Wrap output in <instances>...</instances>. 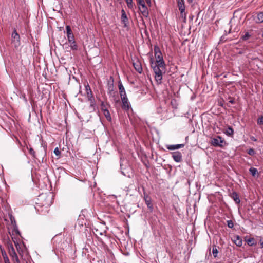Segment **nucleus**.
Here are the masks:
<instances>
[{
	"label": "nucleus",
	"instance_id": "obj_1",
	"mask_svg": "<svg viewBox=\"0 0 263 263\" xmlns=\"http://www.w3.org/2000/svg\"><path fill=\"white\" fill-rule=\"evenodd\" d=\"M150 64L155 74V79L156 81L158 83H161L162 79V70H161V68H163L165 66H159L158 63H155V61L152 58L150 59Z\"/></svg>",
	"mask_w": 263,
	"mask_h": 263
},
{
	"label": "nucleus",
	"instance_id": "obj_2",
	"mask_svg": "<svg viewBox=\"0 0 263 263\" xmlns=\"http://www.w3.org/2000/svg\"><path fill=\"white\" fill-rule=\"evenodd\" d=\"M38 204L41 206L49 207L52 203V199L50 194H42L37 198Z\"/></svg>",
	"mask_w": 263,
	"mask_h": 263
},
{
	"label": "nucleus",
	"instance_id": "obj_3",
	"mask_svg": "<svg viewBox=\"0 0 263 263\" xmlns=\"http://www.w3.org/2000/svg\"><path fill=\"white\" fill-rule=\"evenodd\" d=\"M154 50L156 59L155 63H158L159 66H165V63L159 47L157 46H155L154 47Z\"/></svg>",
	"mask_w": 263,
	"mask_h": 263
},
{
	"label": "nucleus",
	"instance_id": "obj_4",
	"mask_svg": "<svg viewBox=\"0 0 263 263\" xmlns=\"http://www.w3.org/2000/svg\"><path fill=\"white\" fill-rule=\"evenodd\" d=\"M86 91L87 93V99L90 102V106L93 107L95 105V99L90 87L88 85L86 86Z\"/></svg>",
	"mask_w": 263,
	"mask_h": 263
},
{
	"label": "nucleus",
	"instance_id": "obj_5",
	"mask_svg": "<svg viewBox=\"0 0 263 263\" xmlns=\"http://www.w3.org/2000/svg\"><path fill=\"white\" fill-rule=\"evenodd\" d=\"M223 143H225V141L219 136H217L216 138H213L211 140V144L214 146L222 147Z\"/></svg>",
	"mask_w": 263,
	"mask_h": 263
},
{
	"label": "nucleus",
	"instance_id": "obj_6",
	"mask_svg": "<svg viewBox=\"0 0 263 263\" xmlns=\"http://www.w3.org/2000/svg\"><path fill=\"white\" fill-rule=\"evenodd\" d=\"M14 243L18 254L21 256L22 258H23L24 252L26 250L24 245L23 243H19L15 241H14Z\"/></svg>",
	"mask_w": 263,
	"mask_h": 263
},
{
	"label": "nucleus",
	"instance_id": "obj_7",
	"mask_svg": "<svg viewBox=\"0 0 263 263\" xmlns=\"http://www.w3.org/2000/svg\"><path fill=\"white\" fill-rule=\"evenodd\" d=\"M177 6L178 9L180 12V14L182 17L184 16L186 17V13L185 12V7L184 4V0H178L177 1Z\"/></svg>",
	"mask_w": 263,
	"mask_h": 263
},
{
	"label": "nucleus",
	"instance_id": "obj_8",
	"mask_svg": "<svg viewBox=\"0 0 263 263\" xmlns=\"http://www.w3.org/2000/svg\"><path fill=\"white\" fill-rule=\"evenodd\" d=\"M121 22L124 25V27H127L128 26V21L127 15L126 12L124 9H122L121 10Z\"/></svg>",
	"mask_w": 263,
	"mask_h": 263
},
{
	"label": "nucleus",
	"instance_id": "obj_9",
	"mask_svg": "<svg viewBox=\"0 0 263 263\" xmlns=\"http://www.w3.org/2000/svg\"><path fill=\"white\" fill-rule=\"evenodd\" d=\"M172 157L176 162H180L182 160V154L180 152L177 151L172 153Z\"/></svg>",
	"mask_w": 263,
	"mask_h": 263
},
{
	"label": "nucleus",
	"instance_id": "obj_10",
	"mask_svg": "<svg viewBox=\"0 0 263 263\" xmlns=\"http://www.w3.org/2000/svg\"><path fill=\"white\" fill-rule=\"evenodd\" d=\"M12 42L16 43L18 44H20V37L16 30H14L12 33Z\"/></svg>",
	"mask_w": 263,
	"mask_h": 263
},
{
	"label": "nucleus",
	"instance_id": "obj_11",
	"mask_svg": "<svg viewBox=\"0 0 263 263\" xmlns=\"http://www.w3.org/2000/svg\"><path fill=\"white\" fill-rule=\"evenodd\" d=\"M133 66H134L135 70L138 72H139V73H142V70H143L142 67L140 62L138 60H137L136 61H135V62L133 63Z\"/></svg>",
	"mask_w": 263,
	"mask_h": 263
},
{
	"label": "nucleus",
	"instance_id": "obj_12",
	"mask_svg": "<svg viewBox=\"0 0 263 263\" xmlns=\"http://www.w3.org/2000/svg\"><path fill=\"white\" fill-rule=\"evenodd\" d=\"M139 9L144 17H147L148 16L149 12L146 5L143 7H139Z\"/></svg>",
	"mask_w": 263,
	"mask_h": 263
},
{
	"label": "nucleus",
	"instance_id": "obj_13",
	"mask_svg": "<svg viewBox=\"0 0 263 263\" xmlns=\"http://www.w3.org/2000/svg\"><path fill=\"white\" fill-rule=\"evenodd\" d=\"M118 86L121 98H122L124 96H126L124 87L121 82L119 83Z\"/></svg>",
	"mask_w": 263,
	"mask_h": 263
},
{
	"label": "nucleus",
	"instance_id": "obj_14",
	"mask_svg": "<svg viewBox=\"0 0 263 263\" xmlns=\"http://www.w3.org/2000/svg\"><path fill=\"white\" fill-rule=\"evenodd\" d=\"M230 197L235 201L236 203L239 204L240 200L238 194L236 192H233L231 194Z\"/></svg>",
	"mask_w": 263,
	"mask_h": 263
},
{
	"label": "nucleus",
	"instance_id": "obj_15",
	"mask_svg": "<svg viewBox=\"0 0 263 263\" xmlns=\"http://www.w3.org/2000/svg\"><path fill=\"white\" fill-rule=\"evenodd\" d=\"M121 98V100H122V104H123V106H122L123 108L124 107L127 109H128L129 108V104H128V98L127 97V96L123 97L122 98Z\"/></svg>",
	"mask_w": 263,
	"mask_h": 263
},
{
	"label": "nucleus",
	"instance_id": "obj_16",
	"mask_svg": "<svg viewBox=\"0 0 263 263\" xmlns=\"http://www.w3.org/2000/svg\"><path fill=\"white\" fill-rule=\"evenodd\" d=\"M184 146V145L183 144L170 145L167 146V148L169 150H175L183 147Z\"/></svg>",
	"mask_w": 263,
	"mask_h": 263
},
{
	"label": "nucleus",
	"instance_id": "obj_17",
	"mask_svg": "<svg viewBox=\"0 0 263 263\" xmlns=\"http://www.w3.org/2000/svg\"><path fill=\"white\" fill-rule=\"evenodd\" d=\"M8 253L10 257H12L17 254L12 244H10L8 246Z\"/></svg>",
	"mask_w": 263,
	"mask_h": 263
},
{
	"label": "nucleus",
	"instance_id": "obj_18",
	"mask_svg": "<svg viewBox=\"0 0 263 263\" xmlns=\"http://www.w3.org/2000/svg\"><path fill=\"white\" fill-rule=\"evenodd\" d=\"M255 21L257 23H263V11L257 13Z\"/></svg>",
	"mask_w": 263,
	"mask_h": 263
},
{
	"label": "nucleus",
	"instance_id": "obj_19",
	"mask_svg": "<svg viewBox=\"0 0 263 263\" xmlns=\"http://www.w3.org/2000/svg\"><path fill=\"white\" fill-rule=\"evenodd\" d=\"M233 241L235 243V244L238 247H240L242 245V239L238 235L234 237Z\"/></svg>",
	"mask_w": 263,
	"mask_h": 263
},
{
	"label": "nucleus",
	"instance_id": "obj_20",
	"mask_svg": "<svg viewBox=\"0 0 263 263\" xmlns=\"http://www.w3.org/2000/svg\"><path fill=\"white\" fill-rule=\"evenodd\" d=\"M114 81H109L107 84L108 93H111L114 91Z\"/></svg>",
	"mask_w": 263,
	"mask_h": 263
},
{
	"label": "nucleus",
	"instance_id": "obj_21",
	"mask_svg": "<svg viewBox=\"0 0 263 263\" xmlns=\"http://www.w3.org/2000/svg\"><path fill=\"white\" fill-rule=\"evenodd\" d=\"M69 44L70 49L72 50H77L78 49V45L75 41L73 40L71 42H68Z\"/></svg>",
	"mask_w": 263,
	"mask_h": 263
},
{
	"label": "nucleus",
	"instance_id": "obj_22",
	"mask_svg": "<svg viewBox=\"0 0 263 263\" xmlns=\"http://www.w3.org/2000/svg\"><path fill=\"white\" fill-rule=\"evenodd\" d=\"M145 203L147 205L148 209L149 210H150L151 211H152L153 210V206L152 203L151 199H146Z\"/></svg>",
	"mask_w": 263,
	"mask_h": 263
},
{
	"label": "nucleus",
	"instance_id": "obj_23",
	"mask_svg": "<svg viewBox=\"0 0 263 263\" xmlns=\"http://www.w3.org/2000/svg\"><path fill=\"white\" fill-rule=\"evenodd\" d=\"M103 114H104V116L105 117V118H106L107 120L108 121H111V116H110L109 110L107 109V110L103 111Z\"/></svg>",
	"mask_w": 263,
	"mask_h": 263
},
{
	"label": "nucleus",
	"instance_id": "obj_24",
	"mask_svg": "<svg viewBox=\"0 0 263 263\" xmlns=\"http://www.w3.org/2000/svg\"><path fill=\"white\" fill-rule=\"evenodd\" d=\"M224 133L228 136H232L234 134V130L231 127L229 126Z\"/></svg>",
	"mask_w": 263,
	"mask_h": 263
},
{
	"label": "nucleus",
	"instance_id": "obj_25",
	"mask_svg": "<svg viewBox=\"0 0 263 263\" xmlns=\"http://www.w3.org/2000/svg\"><path fill=\"white\" fill-rule=\"evenodd\" d=\"M249 172L251 174V175L254 177H255L256 176H258V171L256 168L251 167L249 169Z\"/></svg>",
	"mask_w": 263,
	"mask_h": 263
},
{
	"label": "nucleus",
	"instance_id": "obj_26",
	"mask_svg": "<svg viewBox=\"0 0 263 263\" xmlns=\"http://www.w3.org/2000/svg\"><path fill=\"white\" fill-rule=\"evenodd\" d=\"M11 257L12 258V261L14 262V263H21L20 260L17 254H16Z\"/></svg>",
	"mask_w": 263,
	"mask_h": 263
},
{
	"label": "nucleus",
	"instance_id": "obj_27",
	"mask_svg": "<svg viewBox=\"0 0 263 263\" xmlns=\"http://www.w3.org/2000/svg\"><path fill=\"white\" fill-rule=\"evenodd\" d=\"M247 242L248 245H249L250 246H252L255 244V240L253 238L248 239L247 240Z\"/></svg>",
	"mask_w": 263,
	"mask_h": 263
},
{
	"label": "nucleus",
	"instance_id": "obj_28",
	"mask_svg": "<svg viewBox=\"0 0 263 263\" xmlns=\"http://www.w3.org/2000/svg\"><path fill=\"white\" fill-rule=\"evenodd\" d=\"M108 104L107 103H105L104 102H102L101 103V110L103 111H104L105 110H107V106H108Z\"/></svg>",
	"mask_w": 263,
	"mask_h": 263
},
{
	"label": "nucleus",
	"instance_id": "obj_29",
	"mask_svg": "<svg viewBox=\"0 0 263 263\" xmlns=\"http://www.w3.org/2000/svg\"><path fill=\"white\" fill-rule=\"evenodd\" d=\"M257 123L260 126L263 125V116H261L258 118Z\"/></svg>",
	"mask_w": 263,
	"mask_h": 263
},
{
	"label": "nucleus",
	"instance_id": "obj_30",
	"mask_svg": "<svg viewBox=\"0 0 263 263\" xmlns=\"http://www.w3.org/2000/svg\"><path fill=\"white\" fill-rule=\"evenodd\" d=\"M66 29L67 35L73 34L71 31V28L69 26H68V25L66 26Z\"/></svg>",
	"mask_w": 263,
	"mask_h": 263
},
{
	"label": "nucleus",
	"instance_id": "obj_31",
	"mask_svg": "<svg viewBox=\"0 0 263 263\" xmlns=\"http://www.w3.org/2000/svg\"><path fill=\"white\" fill-rule=\"evenodd\" d=\"M126 2L127 3V7L129 8H133V0H126Z\"/></svg>",
	"mask_w": 263,
	"mask_h": 263
},
{
	"label": "nucleus",
	"instance_id": "obj_32",
	"mask_svg": "<svg viewBox=\"0 0 263 263\" xmlns=\"http://www.w3.org/2000/svg\"><path fill=\"white\" fill-rule=\"evenodd\" d=\"M137 1L139 7H143L145 6V2L144 0H137Z\"/></svg>",
	"mask_w": 263,
	"mask_h": 263
},
{
	"label": "nucleus",
	"instance_id": "obj_33",
	"mask_svg": "<svg viewBox=\"0 0 263 263\" xmlns=\"http://www.w3.org/2000/svg\"><path fill=\"white\" fill-rule=\"evenodd\" d=\"M250 37V35L249 34V32H246L245 34L241 37V39L243 41H246L247 40L249 37Z\"/></svg>",
	"mask_w": 263,
	"mask_h": 263
},
{
	"label": "nucleus",
	"instance_id": "obj_34",
	"mask_svg": "<svg viewBox=\"0 0 263 263\" xmlns=\"http://www.w3.org/2000/svg\"><path fill=\"white\" fill-rule=\"evenodd\" d=\"M212 253H213V254L214 257H217L218 251L216 246L213 247Z\"/></svg>",
	"mask_w": 263,
	"mask_h": 263
},
{
	"label": "nucleus",
	"instance_id": "obj_35",
	"mask_svg": "<svg viewBox=\"0 0 263 263\" xmlns=\"http://www.w3.org/2000/svg\"><path fill=\"white\" fill-rule=\"evenodd\" d=\"M67 40L68 42H71V41L74 40V36L73 34L67 35Z\"/></svg>",
	"mask_w": 263,
	"mask_h": 263
},
{
	"label": "nucleus",
	"instance_id": "obj_36",
	"mask_svg": "<svg viewBox=\"0 0 263 263\" xmlns=\"http://www.w3.org/2000/svg\"><path fill=\"white\" fill-rule=\"evenodd\" d=\"M227 226L230 228H233L234 227L233 222L232 220H228Z\"/></svg>",
	"mask_w": 263,
	"mask_h": 263
},
{
	"label": "nucleus",
	"instance_id": "obj_37",
	"mask_svg": "<svg viewBox=\"0 0 263 263\" xmlns=\"http://www.w3.org/2000/svg\"><path fill=\"white\" fill-rule=\"evenodd\" d=\"M54 153L56 155V156H57L59 157L60 156V154H61V152L60 151V150L59 149V148L58 147H56L54 149Z\"/></svg>",
	"mask_w": 263,
	"mask_h": 263
},
{
	"label": "nucleus",
	"instance_id": "obj_38",
	"mask_svg": "<svg viewBox=\"0 0 263 263\" xmlns=\"http://www.w3.org/2000/svg\"><path fill=\"white\" fill-rule=\"evenodd\" d=\"M248 154L251 156H253L255 154V151L253 148H250L248 152Z\"/></svg>",
	"mask_w": 263,
	"mask_h": 263
},
{
	"label": "nucleus",
	"instance_id": "obj_39",
	"mask_svg": "<svg viewBox=\"0 0 263 263\" xmlns=\"http://www.w3.org/2000/svg\"><path fill=\"white\" fill-rule=\"evenodd\" d=\"M1 253H2V255L3 256V259L5 258V257H8V256L6 254V251L4 250V249H1Z\"/></svg>",
	"mask_w": 263,
	"mask_h": 263
},
{
	"label": "nucleus",
	"instance_id": "obj_40",
	"mask_svg": "<svg viewBox=\"0 0 263 263\" xmlns=\"http://www.w3.org/2000/svg\"><path fill=\"white\" fill-rule=\"evenodd\" d=\"M29 153L32 155L34 157H35V152L32 148H30L29 149Z\"/></svg>",
	"mask_w": 263,
	"mask_h": 263
},
{
	"label": "nucleus",
	"instance_id": "obj_41",
	"mask_svg": "<svg viewBox=\"0 0 263 263\" xmlns=\"http://www.w3.org/2000/svg\"><path fill=\"white\" fill-rule=\"evenodd\" d=\"M60 237V235L55 236L52 239V241L53 242V243H54L55 241H57L59 239Z\"/></svg>",
	"mask_w": 263,
	"mask_h": 263
},
{
	"label": "nucleus",
	"instance_id": "obj_42",
	"mask_svg": "<svg viewBox=\"0 0 263 263\" xmlns=\"http://www.w3.org/2000/svg\"><path fill=\"white\" fill-rule=\"evenodd\" d=\"M4 263H10L8 257H5V258H4Z\"/></svg>",
	"mask_w": 263,
	"mask_h": 263
},
{
	"label": "nucleus",
	"instance_id": "obj_43",
	"mask_svg": "<svg viewBox=\"0 0 263 263\" xmlns=\"http://www.w3.org/2000/svg\"><path fill=\"white\" fill-rule=\"evenodd\" d=\"M144 198L145 200L146 199H151V198L149 197L148 196L145 194V193H144Z\"/></svg>",
	"mask_w": 263,
	"mask_h": 263
},
{
	"label": "nucleus",
	"instance_id": "obj_44",
	"mask_svg": "<svg viewBox=\"0 0 263 263\" xmlns=\"http://www.w3.org/2000/svg\"><path fill=\"white\" fill-rule=\"evenodd\" d=\"M147 2V3L148 4L149 3H151V1L150 0H145Z\"/></svg>",
	"mask_w": 263,
	"mask_h": 263
},
{
	"label": "nucleus",
	"instance_id": "obj_45",
	"mask_svg": "<svg viewBox=\"0 0 263 263\" xmlns=\"http://www.w3.org/2000/svg\"><path fill=\"white\" fill-rule=\"evenodd\" d=\"M251 139L253 140L254 141H256V139L255 138H254V137L251 138Z\"/></svg>",
	"mask_w": 263,
	"mask_h": 263
},
{
	"label": "nucleus",
	"instance_id": "obj_46",
	"mask_svg": "<svg viewBox=\"0 0 263 263\" xmlns=\"http://www.w3.org/2000/svg\"><path fill=\"white\" fill-rule=\"evenodd\" d=\"M187 2L190 3H192L193 2V0H187Z\"/></svg>",
	"mask_w": 263,
	"mask_h": 263
},
{
	"label": "nucleus",
	"instance_id": "obj_47",
	"mask_svg": "<svg viewBox=\"0 0 263 263\" xmlns=\"http://www.w3.org/2000/svg\"><path fill=\"white\" fill-rule=\"evenodd\" d=\"M230 102H231V103H233L234 101H230Z\"/></svg>",
	"mask_w": 263,
	"mask_h": 263
},
{
	"label": "nucleus",
	"instance_id": "obj_48",
	"mask_svg": "<svg viewBox=\"0 0 263 263\" xmlns=\"http://www.w3.org/2000/svg\"><path fill=\"white\" fill-rule=\"evenodd\" d=\"M26 263H28L27 261L26 262Z\"/></svg>",
	"mask_w": 263,
	"mask_h": 263
}]
</instances>
